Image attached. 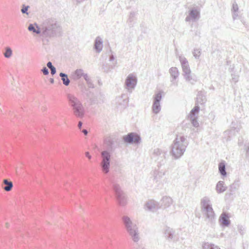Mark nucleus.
Returning a JSON list of instances; mask_svg holds the SVG:
<instances>
[{
  "instance_id": "2eb2a0df",
  "label": "nucleus",
  "mask_w": 249,
  "mask_h": 249,
  "mask_svg": "<svg viewBox=\"0 0 249 249\" xmlns=\"http://www.w3.org/2000/svg\"><path fill=\"white\" fill-rule=\"evenodd\" d=\"M172 85L177 87L178 85V80H177L179 76V71L177 67H171L169 69Z\"/></svg>"
},
{
  "instance_id": "de8ad7c7",
  "label": "nucleus",
  "mask_w": 249,
  "mask_h": 249,
  "mask_svg": "<svg viewBox=\"0 0 249 249\" xmlns=\"http://www.w3.org/2000/svg\"><path fill=\"white\" fill-rule=\"evenodd\" d=\"M82 76L84 77V79L86 81V82L88 81L90 79L87 73H84L83 76Z\"/></svg>"
},
{
  "instance_id": "473e14b6",
  "label": "nucleus",
  "mask_w": 249,
  "mask_h": 249,
  "mask_svg": "<svg viewBox=\"0 0 249 249\" xmlns=\"http://www.w3.org/2000/svg\"><path fill=\"white\" fill-rule=\"evenodd\" d=\"M81 92L86 95V96L90 99V98H91V95L92 94V93L89 91V90L88 89H87L85 87L84 88H82L81 89Z\"/></svg>"
},
{
  "instance_id": "6ab92c4d",
  "label": "nucleus",
  "mask_w": 249,
  "mask_h": 249,
  "mask_svg": "<svg viewBox=\"0 0 249 249\" xmlns=\"http://www.w3.org/2000/svg\"><path fill=\"white\" fill-rule=\"evenodd\" d=\"M104 102V96L101 93L97 94L94 98H90L91 105L101 104Z\"/></svg>"
},
{
  "instance_id": "e433bc0d",
  "label": "nucleus",
  "mask_w": 249,
  "mask_h": 249,
  "mask_svg": "<svg viewBox=\"0 0 249 249\" xmlns=\"http://www.w3.org/2000/svg\"><path fill=\"white\" fill-rule=\"evenodd\" d=\"M30 8L29 5H25V4H22V8L21 9V12L23 14H26L27 15H29V13L28 12V9Z\"/></svg>"
},
{
  "instance_id": "ddd939ff",
  "label": "nucleus",
  "mask_w": 249,
  "mask_h": 249,
  "mask_svg": "<svg viewBox=\"0 0 249 249\" xmlns=\"http://www.w3.org/2000/svg\"><path fill=\"white\" fill-rule=\"evenodd\" d=\"M200 18V12L195 8L190 10L189 15L185 18V21L186 22L196 21Z\"/></svg>"
},
{
  "instance_id": "a18cd8bd",
  "label": "nucleus",
  "mask_w": 249,
  "mask_h": 249,
  "mask_svg": "<svg viewBox=\"0 0 249 249\" xmlns=\"http://www.w3.org/2000/svg\"><path fill=\"white\" fill-rule=\"evenodd\" d=\"M50 70H51V73L52 75H53L54 74H55L56 73V68L54 67L50 69Z\"/></svg>"
},
{
  "instance_id": "423d86ee",
  "label": "nucleus",
  "mask_w": 249,
  "mask_h": 249,
  "mask_svg": "<svg viewBox=\"0 0 249 249\" xmlns=\"http://www.w3.org/2000/svg\"><path fill=\"white\" fill-rule=\"evenodd\" d=\"M122 221L127 232L132 240L135 242H138L140 237L138 227L136 224L133 223L131 219L127 216H123Z\"/></svg>"
},
{
  "instance_id": "a19ab883",
  "label": "nucleus",
  "mask_w": 249,
  "mask_h": 249,
  "mask_svg": "<svg viewBox=\"0 0 249 249\" xmlns=\"http://www.w3.org/2000/svg\"><path fill=\"white\" fill-rule=\"evenodd\" d=\"M239 10L238 4L236 2H234L232 4V7L231 9V12H238Z\"/></svg>"
},
{
  "instance_id": "b1692460",
  "label": "nucleus",
  "mask_w": 249,
  "mask_h": 249,
  "mask_svg": "<svg viewBox=\"0 0 249 249\" xmlns=\"http://www.w3.org/2000/svg\"><path fill=\"white\" fill-rule=\"evenodd\" d=\"M145 208L148 210L155 212L159 209V207L156 202L151 200L146 203Z\"/></svg>"
},
{
  "instance_id": "c9c22d12",
  "label": "nucleus",
  "mask_w": 249,
  "mask_h": 249,
  "mask_svg": "<svg viewBox=\"0 0 249 249\" xmlns=\"http://www.w3.org/2000/svg\"><path fill=\"white\" fill-rule=\"evenodd\" d=\"M193 125L196 127H197L199 125V123L197 121V117H194L192 118H189Z\"/></svg>"
},
{
  "instance_id": "58836bf2",
  "label": "nucleus",
  "mask_w": 249,
  "mask_h": 249,
  "mask_svg": "<svg viewBox=\"0 0 249 249\" xmlns=\"http://www.w3.org/2000/svg\"><path fill=\"white\" fill-rule=\"evenodd\" d=\"M193 53L196 58H198L200 55V51L197 49H194Z\"/></svg>"
},
{
  "instance_id": "3c124183",
  "label": "nucleus",
  "mask_w": 249,
  "mask_h": 249,
  "mask_svg": "<svg viewBox=\"0 0 249 249\" xmlns=\"http://www.w3.org/2000/svg\"><path fill=\"white\" fill-rule=\"evenodd\" d=\"M114 59H115V56H114V55L113 54H111L109 56V60L110 61H113Z\"/></svg>"
},
{
  "instance_id": "ea45409f",
  "label": "nucleus",
  "mask_w": 249,
  "mask_h": 249,
  "mask_svg": "<svg viewBox=\"0 0 249 249\" xmlns=\"http://www.w3.org/2000/svg\"><path fill=\"white\" fill-rule=\"evenodd\" d=\"M231 80L232 82L236 83L239 80V76L238 75L235 74L234 73H231Z\"/></svg>"
},
{
  "instance_id": "4d7b16f0",
  "label": "nucleus",
  "mask_w": 249,
  "mask_h": 249,
  "mask_svg": "<svg viewBox=\"0 0 249 249\" xmlns=\"http://www.w3.org/2000/svg\"><path fill=\"white\" fill-rule=\"evenodd\" d=\"M210 89L214 90V88L213 86H212V87H210Z\"/></svg>"
},
{
  "instance_id": "c756f323",
  "label": "nucleus",
  "mask_w": 249,
  "mask_h": 249,
  "mask_svg": "<svg viewBox=\"0 0 249 249\" xmlns=\"http://www.w3.org/2000/svg\"><path fill=\"white\" fill-rule=\"evenodd\" d=\"M202 249H221L218 246L209 242H204L202 244Z\"/></svg>"
},
{
  "instance_id": "39448f33",
  "label": "nucleus",
  "mask_w": 249,
  "mask_h": 249,
  "mask_svg": "<svg viewBox=\"0 0 249 249\" xmlns=\"http://www.w3.org/2000/svg\"><path fill=\"white\" fill-rule=\"evenodd\" d=\"M67 97L69 105L72 108L74 116L77 118H82L85 114V110L81 101L71 93H68Z\"/></svg>"
},
{
  "instance_id": "864d4df0",
  "label": "nucleus",
  "mask_w": 249,
  "mask_h": 249,
  "mask_svg": "<svg viewBox=\"0 0 249 249\" xmlns=\"http://www.w3.org/2000/svg\"><path fill=\"white\" fill-rule=\"evenodd\" d=\"M82 132L84 133V134L85 135H87L88 133V131L87 129H83L82 130Z\"/></svg>"
},
{
  "instance_id": "bf43d9fd",
  "label": "nucleus",
  "mask_w": 249,
  "mask_h": 249,
  "mask_svg": "<svg viewBox=\"0 0 249 249\" xmlns=\"http://www.w3.org/2000/svg\"><path fill=\"white\" fill-rule=\"evenodd\" d=\"M6 227L7 228H8L9 227V224L8 223H6Z\"/></svg>"
},
{
  "instance_id": "bb28decb",
  "label": "nucleus",
  "mask_w": 249,
  "mask_h": 249,
  "mask_svg": "<svg viewBox=\"0 0 249 249\" xmlns=\"http://www.w3.org/2000/svg\"><path fill=\"white\" fill-rule=\"evenodd\" d=\"M159 168H160L158 167V169H155L153 171V173L154 179L156 180V181H158L159 180H160L165 175V171L162 172L161 171H160Z\"/></svg>"
},
{
  "instance_id": "c85d7f7f",
  "label": "nucleus",
  "mask_w": 249,
  "mask_h": 249,
  "mask_svg": "<svg viewBox=\"0 0 249 249\" xmlns=\"http://www.w3.org/2000/svg\"><path fill=\"white\" fill-rule=\"evenodd\" d=\"M59 76L61 78L63 85L66 86H69L70 83V80L68 78V75L65 73L60 72Z\"/></svg>"
},
{
  "instance_id": "9d476101",
  "label": "nucleus",
  "mask_w": 249,
  "mask_h": 249,
  "mask_svg": "<svg viewBox=\"0 0 249 249\" xmlns=\"http://www.w3.org/2000/svg\"><path fill=\"white\" fill-rule=\"evenodd\" d=\"M123 141L127 144H139L141 142V138L135 132H130L123 137Z\"/></svg>"
},
{
  "instance_id": "f704fd0d",
  "label": "nucleus",
  "mask_w": 249,
  "mask_h": 249,
  "mask_svg": "<svg viewBox=\"0 0 249 249\" xmlns=\"http://www.w3.org/2000/svg\"><path fill=\"white\" fill-rule=\"evenodd\" d=\"M113 67L108 64H104L102 65V69L106 72H108Z\"/></svg>"
},
{
  "instance_id": "aec40b11",
  "label": "nucleus",
  "mask_w": 249,
  "mask_h": 249,
  "mask_svg": "<svg viewBox=\"0 0 249 249\" xmlns=\"http://www.w3.org/2000/svg\"><path fill=\"white\" fill-rule=\"evenodd\" d=\"M138 13L136 12L131 11L130 12L127 20V23L130 27H133L137 20V15Z\"/></svg>"
},
{
  "instance_id": "603ef678",
  "label": "nucleus",
  "mask_w": 249,
  "mask_h": 249,
  "mask_svg": "<svg viewBox=\"0 0 249 249\" xmlns=\"http://www.w3.org/2000/svg\"><path fill=\"white\" fill-rule=\"evenodd\" d=\"M83 123L81 121H79L78 124V127L79 129H81Z\"/></svg>"
},
{
  "instance_id": "c03bdc74",
  "label": "nucleus",
  "mask_w": 249,
  "mask_h": 249,
  "mask_svg": "<svg viewBox=\"0 0 249 249\" xmlns=\"http://www.w3.org/2000/svg\"><path fill=\"white\" fill-rule=\"evenodd\" d=\"M232 18L233 20H235L238 17V12H232Z\"/></svg>"
},
{
  "instance_id": "f8f14e48",
  "label": "nucleus",
  "mask_w": 249,
  "mask_h": 249,
  "mask_svg": "<svg viewBox=\"0 0 249 249\" xmlns=\"http://www.w3.org/2000/svg\"><path fill=\"white\" fill-rule=\"evenodd\" d=\"M154 102L152 105V111L155 114H158L161 110L160 101L162 98L161 91L156 93L153 97Z\"/></svg>"
},
{
  "instance_id": "49530a36",
  "label": "nucleus",
  "mask_w": 249,
  "mask_h": 249,
  "mask_svg": "<svg viewBox=\"0 0 249 249\" xmlns=\"http://www.w3.org/2000/svg\"><path fill=\"white\" fill-rule=\"evenodd\" d=\"M243 228L242 226H238V231L239 232H240V233L241 234H243L244 233V231H243V230L242 229Z\"/></svg>"
},
{
  "instance_id": "0eeeda50",
  "label": "nucleus",
  "mask_w": 249,
  "mask_h": 249,
  "mask_svg": "<svg viewBox=\"0 0 249 249\" xmlns=\"http://www.w3.org/2000/svg\"><path fill=\"white\" fill-rule=\"evenodd\" d=\"M179 60L181 63L182 70V75L185 80L188 82L194 84L196 80L193 78L191 76V71L189 65V63L187 59L183 56H179Z\"/></svg>"
},
{
  "instance_id": "cd10ccee",
  "label": "nucleus",
  "mask_w": 249,
  "mask_h": 249,
  "mask_svg": "<svg viewBox=\"0 0 249 249\" xmlns=\"http://www.w3.org/2000/svg\"><path fill=\"white\" fill-rule=\"evenodd\" d=\"M3 183L4 185V186L2 187L4 190L6 192H9L12 190L13 187V184L12 181H9L7 179H5L3 180Z\"/></svg>"
},
{
  "instance_id": "72a5a7b5",
  "label": "nucleus",
  "mask_w": 249,
  "mask_h": 249,
  "mask_svg": "<svg viewBox=\"0 0 249 249\" xmlns=\"http://www.w3.org/2000/svg\"><path fill=\"white\" fill-rule=\"evenodd\" d=\"M12 54V50L10 47H7L5 52L4 53V56L5 58H10Z\"/></svg>"
},
{
  "instance_id": "4be33fe9",
  "label": "nucleus",
  "mask_w": 249,
  "mask_h": 249,
  "mask_svg": "<svg viewBox=\"0 0 249 249\" xmlns=\"http://www.w3.org/2000/svg\"><path fill=\"white\" fill-rule=\"evenodd\" d=\"M164 234L168 240H172L174 238L175 231L173 229L166 226L164 229Z\"/></svg>"
},
{
  "instance_id": "dca6fc26",
  "label": "nucleus",
  "mask_w": 249,
  "mask_h": 249,
  "mask_svg": "<svg viewBox=\"0 0 249 249\" xmlns=\"http://www.w3.org/2000/svg\"><path fill=\"white\" fill-rule=\"evenodd\" d=\"M219 221L222 227H229L231 224V221L230 220V216L229 214L225 212L222 213L219 217Z\"/></svg>"
},
{
  "instance_id": "412c9836",
  "label": "nucleus",
  "mask_w": 249,
  "mask_h": 249,
  "mask_svg": "<svg viewBox=\"0 0 249 249\" xmlns=\"http://www.w3.org/2000/svg\"><path fill=\"white\" fill-rule=\"evenodd\" d=\"M28 30L30 32H32L34 33H35L37 35H41V26L39 27L38 24L36 23L34 24L30 23L29 24L28 27Z\"/></svg>"
},
{
  "instance_id": "f257e3e1",
  "label": "nucleus",
  "mask_w": 249,
  "mask_h": 249,
  "mask_svg": "<svg viewBox=\"0 0 249 249\" xmlns=\"http://www.w3.org/2000/svg\"><path fill=\"white\" fill-rule=\"evenodd\" d=\"M114 142L108 137L104 139L103 148L105 149L101 153V160L100 166L103 174L107 175L110 171L111 153L113 151Z\"/></svg>"
},
{
  "instance_id": "7c9ffc66",
  "label": "nucleus",
  "mask_w": 249,
  "mask_h": 249,
  "mask_svg": "<svg viewBox=\"0 0 249 249\" xmlns=\"http://www.w3.org/2000/svg\"><path fill=\"white\" fill-rule=\"evenodd\" d=\"M200 110V107L198 105L195 104V107L193 108V109L190 111V113L189 115V118H192L194 117H196V114H197Z\"/></svg>"
},
{
  "instance_id": "5fc2aeb1",
  "label": "nucleus",
  "mask_w": 249,
  "mask_h": 249,
  "mask_svg": "<svg viewBox=\"0 0 249 249\" xmlns=\"http://www.w3.org/2000/svg\"><path fill=\"white\" fill-rule=\"evenodd\" d=\"M200 32L196 31L195 33V35L196 36H200Z\"/></svg>"
},
{
  "instance_id": "6e6552de",
  "label": "nucleus",
  "mask_w": 249,
  "mask_h": 249,
  "mask_svg": "<svg viewBox=\"0 0 249 249\" xmlns=\"http://www.w3.org/2000/svg\"><path fill=\"white\" fill-rule=\"evenodd\" d=\"M112 189L119 205L124 206L126 204V198L120 186L116 183H112Z\"/></svg>"
},
{
  "instance_id": "8fccbe9b",
  "label": "nucleus",
  "mask_w": 249,
  "mask_h": 249,
  "mask_svg": "<svg viewBox=\"0 0 249 249\" xmlns=\"http://www.w3.org/2000/svg\"><path fill=\"white\" fill-rule=\"evenodd\" d=\"M86 157H87L89 159H91V156L90 155L89 152H86L85 153Z\"/></svg>"
},
{
  "instance_id": "a878e982",
  "label": "nucleus",
  "mask_w": 249,
  "mask_h": 249,
  "mask_svg": "<svg viewBox=\"0 0 249 249\" xmlns=\"http://www.w3.org/2000/svg\"><path fill=\"white\" fill-rule=\"evenodd\" d=\"M218 171L223 178L227 176V173L226 169V162L224 160L220 162L218 164Z\"/></svg>"
},
{
  "instance_id": "09e8293b",
  "label": "nucleus",
  "mask_w": 249,
  "mask_h": 249,
  "mask_svg": "<svg viewBox=\"0 0 249 249\" xmlns=\"http://www.w3.org/2000/svg\"><path fill=\"white\" fill-rule=\"evenodd\" d=\"M47 66L48 67L49 69H51L53 68L54 66L53 65L51 61H49L47 63Z\"/></svg>"
},
{
  "instance_id": "1a4fd4ad",
  "label": "nucleus",
  "mask_w": 249,
  "mask_h": 249,
  "mask_svg": "<svg viewBox=\"0 0 249 249\" xmlns=\"http://www.w3.org/2000/svg\"><path fill=\"white\" fill-rule=\"evenodd\" d=\"M167 152L162 150L159 148L154 149L153 157L158 162V166L160 168L162 165H164L166 162V156L167 155Z\"/></svg>"
},
{
  "instance_id": "9b49d317",
  "label": "nucleus",
  "mask_w": 249,
  "mask_h": 249,
  "mask_svg": "<svg viewBox=\"0 0 249 249\" xmlns=\"http://www.w3.org/2000/svg\"><path fill=\"white\" fill-rule=\"evenodd\" d=\"M137 84V78L132 73L129 74L126 77L125 81V88L131 92L136 87Z\"/></svg>"
},
{
  "instance_id": "6e6d98bb",
  "label": "nucleus",
  "mask_w": 249,
  "mask_h": 249,
  "mask_svg": "<svg viewBox=\"0 0 249 249\" xmlns=\"http://www.w3.org/2000/svg\"><path fill=\"white\" fill-rule=\"evenodd\" d=\"M49 81H50V82L51 84H53L54 83V79H53V78H50V79H49Z\"/></svg>"
},
{
  "instance_id": "4c0bfd02",
  "label": "nucleus",
  "mask_w": 249,
  "mask_h": 249,
  "mask_svg": "<svg viewBox=\"0 0 249 249\" xmlns=\"http://www.w3.org/2000/svg\"><path fill=\"white\" fill-rule=\"evenodd\" d=\"M245 150L246 151V158L249 160V144L245 145Z\"/></svg>"
},
{
  "instance_id": "37998d69",
  "label": "nucleus",
  "mask_w": 249,
  "mask_h": 249,
  "mask_svg": "<svg viewBox=\"0 0 249 249\" xmlns=\"http://www.w3.org/2000/svg\"><path fill=\"white\" fill-rule=\"evenodd\" d=\"M88 87L89 88H94V84L92 83V81L91 79L89 80L88 81L86 82Z\"/></svg>"
},
{
  "instance_id": "7ed1b4c3",
  "label": "nucleus",
  "mask_w": 249,
  "mask_h": 249,
  "mask_svg": "<svg viewBox=\"0 0 249 249\" xmlns=\"http://www.w3.org/2000/svg\"><path fill=\"white\" fill-rule=\"evenodd\" d=\"M41 36L45 37H54L59 35L61 31L60 26L53 18H49L44 20L41 25Z\"/></svg>"
},
{
  "instance_id": "5701e85b",
  "label": "nucleus",
  "mask_w": 249,
  "mask_h": 249,
  "mask_svg": "<svg viewBox=\"0 0 249 249\" xmlns=\"http://www.w3.org/2000/svg\"><path fill=\"white\" fill-rule=\"evenodd\" d=\"M227 189V187L225 185L223 181H219L215 187L216 193L218 194L223 193Z\"/></svg>"
},
{
  "instance_id": "2f4dec72",
  "label": "nucleus",
  "mask_w": 249,
  "mask_h": 249,
  "mask_svg": "<svg viewBox=\"0 0 249 249\" xmlns=\"http://www.w3.org/2000/svg\"><path fill=\"white\" fill-rule=\"evenodd\" d=\"M84 74V71L83 69H77L74 71V74L75 76V79H79L83 76Z\"/></svg>"
},
{
  "instance_id": "4468645a",
  "label": "nucleus",
  "mask_w": 249,
  "mask_h": 249,
  "mask_svg": "<svg viewBox=\"0 0 249 249\" xmlns=\"http://www.w3.org/2000/svg\"><path fill=\"white\" fill-rule=\"evenodd\" d=\"M207 92L204 90L198 91L196 95V104L199 105H204L207 102Z\"/></svg>"
},
{
  "instance_id": "79ce46f5",
  "label": "nucleus",
  "mask_w": 249,
  "mask_h": 249,
  "mask_svg": "<svg viewBox=\"0 0 249 249\" xmlns=\"http://www.w3.org/2000/svg\"><path fill=\"white\" fill-rule=\"evenodd\" d=\"M41 71L43 72V73L45 75H47L49 74V70L46 67H44L42 70H41Z\"/></svg>"
},
{
  "instance_id": "f3484780",
  "label": "nucleus",
  "mask_w": 249,
  "mask_h": 249,
  "mask_svg": "<svg viewBox=\"0 0 249 249\" xmlns=\"http://www.w3.org/2000/svg\"><path fill=\"white\" fill-rule=\"evenodd\" d=\"M240 185V183L239 180L234 181L232 184L230 185L229 192L226 194L225 197L227 198H230L233 195L235 192L238 189Z\"/></svg>"
},
{
  "instance_id": "20e7f679",
  "label": "nucleus",
  "mask_w": 249,
  "mask_h": 249,
  "mask_svg": "<svg viewBox=\"0 0 249 249\" xmlns=\"http://www.w3.org/2000/svg\"><path fill=\"white\" fill-rule=\"evenodd\" d=\"M201 212L205 221L211 225L215 222V214L213 209L210 199L208 197H204L201 200Z\"/></svg>"
},
{
  "instance_id": "a211bd4d",
  "label": "nucleus",
  "mask_w": 249,
  "mask_h": 249,
  "mask_svg": "<svg viewBox=\"0 0 249 249\" xmlns=\"http://www.w3.org/2000/svg\"><path fill=\"white\" fill-rule=\"evenodd\" d=\"M103 48V41L102 38L98 36L96 37L94 41V49L97 53H100Z\"/></svg>"
},
{
  "instance_id": "f03ea898",
  "label": "nucleus",
  "mask_w": 249,
  "mask_h": 249,
  "mask_svg": "<svg viewBox=\"0 0 249 249\" xmlns=\"http://www.w3.org/2000/svg\"><path fill=\"white\" fill-rule=\"evenodd\" d=\"M187 136L181 134L177 135L171 145V154L175 160H178L184 154L189 142Z\"/></svg>"
},
{
  "instance_id": "393cba45",
  "label": "nucleus",
  "mask_w": 249,
  "mask_h": 249,
  "mask_svg": "<svg viewBox=\"0 0 249 249\" xmlns=\"http://www.w3.org/2000/svg\"><path fill=\"white\" fill-rule=\"evenodd\" d=\"M172 202L173 200L171 197L165 196L161 200V206L164 208H167L172 204Z\"/></svg>"
},
{
  "instance_id": "13d9d810",
  "label": "nucleus",
  "mask_w": 249,
  "mask_h": 249,
  "mask_svg": "<svg viewBox=\"0 0 249 249\" xmlns=\"http://www.w3.org/2000/svg\"><path fill=\"white\" fill-rule=\"evenodd\" d=\"M235 129H236V131L237 132H238L239 131V130H240L239 128H237V129L235 128Z\"/></svg>"
}]
</instances>
